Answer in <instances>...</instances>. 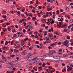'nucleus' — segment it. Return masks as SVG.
Listing matches in <instances>:
<instances>
[{
    "mask_svg": "<svg viewBox=\"0 0 73 73\" xmlns=\"http://www.w3.org/2000/svg\"><path fill=\"white\" fill-rule=\"evenodd\" d=\"M62 49H59L58 50L59 52H62Z\"/></svg>",
    "mask_w": 73,
    "mask_h": 73,
    "instance_id": "09e8293b",
    "label": "nucleus"
},
{
    "mask_svg": "<svg viewBox=\"0 0 73 73\" xmlns=\"http://www.w3.org/2000/svg\"><path fill=\"white\" fill-rule=\"evenodd\" d=\"M30 4H33V1H30Z\"/></svg>",
    "mask_w": 73,
    "mask_h": 73,
    "instance_id": "8fccbe9b",
    "label": "nucleus"
},
{
    "mask_svg": "<svg viewBox=\"0 0 73 73\" xmlns=\"http://www.w3.org/2000/svg\"><path fill=\"white\" fill-rule=\"evenodd\" d=\"M70 5H73V3H71L70 4Z\"/></svg>",
    "mask_w": 73,
    "mask_h": 73,
    "instance_id": "0e129e2a",
    "label": "nucleus"
},
{
    "mask_svg": "<svg viewBox=\"0 0 73 73\" xmlns=\"http://www.w3.org/2000/svg\"><path fill=\"white\" fill-rule=\"evenodd\" d=\"M26 61H29V58H27L25 59Z\"/></svg>",
    "mask_w": 73,
    "mask_h": 73,
    "instance_id": "393cba45",
    "label": "nucleus"
},
{
    "mask_svg": "<svg viewBox=\"0 0 73 73\" xmlns=\"http://www.w3.org/2000/svg\"><path fill=\"white\" fill-rule=\"evenodd\" d=\"M20 45V43L19 42H17L15 44V45L14 46L15 48L17 49L18 48V47L19 46V45Z\"/></svg>",
    "mask_w": 73,
    "mask_h": 73,
    "instance_id": "20e7f679",
    "label": "nucleus"
},
{
    "mask_svg": "<svg viewBox=\"0 0 73 73\" xmlns=\"http://www.w3.org/2000/svg\"><path fill=\"white\" fill-rule=\"evenodd\" d=\"M38 3V0H36V2L35 3V4H37Z\"/></svg>",
    "mask_w": 73,
    "mask_h": 73,
    "instance_id": "c756f323",
    "label": "nucleus"
},
{
    "mask_svg": "<svg viewBox=\"0 0 73 73\" xmlns=\"http://www.w3.org/2000/svg\"><path fill=\"white\" fill-rule=\"evenodd\" d=\"M64 57H68V55L66 54H64L63 55Z\"/></svg>",
    "mask_w": 73,
    "mask_h": 73,
    "instance_id": "4be33fe9",
    "label": "nucleus"
},
{
    "mask_svg": "<svg viewBox=\"0 0 73 73\" xmlns=\"http://www.w3.org/2000/svg\"><path fill=\"white\" fill-rule=\"evenodd\" d=\"M53 58L54 59H56V60H58L60 59L61 57L60 56H53Z\"/></svg>",
    "mask_w": 73,
    "mask_h": 73,
    "instance_id": "7ed1b4c3",
    "label": "nucleus"
},
{
    "mask_svg": "<svg viewBox=\"0 0 73 73\" xmlns=\"http://www.w3.org/2000/svg\"><path fill=\"white\" fill-rule=\"evenodd\" d=\"M28 27H29V25H27L25 26V28L26 29H28Z\"/></svg>",
    "mask_w": 73,
    "mask_h": 73,
    "instance_id": "412c9836",
    "label": "nucleus"
},
{
    "mask_svg": "<svg viewBox=\"0 0 73 73\" xmlns=\"http://www.w3.org/2000/svg\"><path fill=\"white\" fill-rule=\"evenodd\" d=\"M43 17L44 18H46L47 17H48V15H44L43 16Z\"/></svg>",
    "mask_w": 73,
    "mask_h": 73,
    "instance_id": "aec40b11",
    "label": "nucleus"
},
{
    "mask_svg": "<svg viewBox=\"0 0 73 73\" xmlns=\"http://www.w3.org/2000/svg\"><path fill=\"white\" fill-rule=\"evenodd\" d=\"M4 61H5V62H7V59L5 58L4 59Z\"/></svg>",
    "mask_w": 73,
    "mask_h": 73,
    "instance_id": "4c0bfd02",
    "label": "nucleus"
},
{
    "mask_svg": "<svg viewBox=\"0 0 73 73\" xmlns=\"http://www.w3.org/2000/svg\"><path fill=\"white\" fill-rule=\"evenodd\" d=\"M52 9L51 8H48V11H50V10H52Z\"/></svg>",
    "mask_w": 73,
    "mask_h": 73,
    "instance_id": "864d4df0",
    "label": "nucleus"
},
{
    "mask_svg": "<svg viewBox=\"0 0 73 73\" xmlns=\"http://www.w3.org/2000/svg\"><path fill=\"white\" fill-rule=\"evenodd\" d=\"M43 65L42 66V67H44L45 66V63H44L43 64Z\"/></svg>",
    "mask_w": 73,
    "mask_h": 73,
    "instance_id": "37998d69",
    "label": "nucleus"
},
{
    "mask_svg": "<svg viewBox=\"0 0 73 73\" xmlns=\"http://www.w3.org/2000/svg\"><path fill=\"white\" fill-rule=\"evenodd\" d=\"M21 43L22 45H24V44H25V42H24V41L22 39L21 40Z\"/></svg>",
    "mask_w": 73,
    "mask_h": 73,
    "instance_id": "0eeeda50",
    "label": "nucleus"
},
{
    "mask_svg": "<svg viewBox=\"0 0 73 73\" xmlns=\"http://www.w3.org/2000/svg\"><path fill=\"white\" fill-rule=\"evenodd\" d=\"M15 56V55H10V57H14Z\"/></svg>",
    "mask_w": 73,
    "mask_h": 73,
    "instance_id": "c9c22d12",
    "label": "nucleus"
},
{
    "mask_svg": "<svg viewBox=\"0 0 73 73\" xmlns=\"http://www.w3.org/2000/svg\"><path fill=\"white\" fill-rule=\"evenodd\" d=\"M26 53L25 52H22V55H23V56H24V55H25V54Z\"/></svg>",
    "mask_w": 73,
    "mask_h": 73,
    "instance_id": "49530a36",
    "label": "nucleus"
},
{
    "mask_svg": "<svg viewBox=\"0 0 73 73\" xmlns=\"http://www.w3.org/2000/svg\"><path fill=\"white\" fill-rule=\"evenodd\" d=\"M47 24H48V25H50V21H49L48 22H47L46 23Z\"/></svg>",
    "mask_w": 73,
    "mask_h": 73,
    "instance_id": "bb28decb",
    "label": "nucleus"
},
{
    "mask_svg": "<svg viewBox=\"0 0 73 73\" xmlns=\"http://www.w3.org/2000/svg\"><path fill=\"white\" fill-rule=\"evenodd\" d=\"M7 44H8V41H6V43L5 44V45H7Z\"/></svg>",
    "mask_w": 73,
    "mask_h": 73,
    "instance_id": "ea45409f",
    "label": "nucleus"
},
{
    "mask_svg": "<svg viewBox=\"0 0 73 73\" xmlns=\"http://www.w3.org/2000/svg\"><path fill=\"white\" fill-rule=\"evenodd\" d=\"M49 37H53V35L52 34H50Z\"/></svg>",
    "mask_w": 73,
    "mask_h": 73,
    "instance_id": "473e14b6",
    "label": "nucleus"
},
{
    "mask_svg": "<svg viewBox=\"0 0 73 73\" xmlns=\"http://www.w3.org/2000/svg\"><path fill=\"white\" fill-rule=\"evenodd\" d=\"M52 21H51L50 22V23H51V25H52V24H54V21H53V19H52Z\"/></svg>",
    "mask_w": 73,
    "mask_h": 73,
    "instance_id": "2eb2a0df",
    "label": "nucleus"
},
{
    "mask_svg": "<svg viewBox=\"0 0 73 73\" xmlns=\"http://www.w3.org/2000/svg\"><path fill=\"white\" fill-rule=\"evenodd\" d=\"M11 65L10 64H8V66H9V68H11Z\"/></svg>",
    "mask_w": 73,
    "mask_h": 73,
    "instance_id": "72a5a7b5",
    "label": "nucleus"
},
{
    "mask_svg": "<svg viewBox=\"0 0 73 73\" xmlns=\"http://www.w3.org/2000/svg\"><path fill=\"white\" fill-rule=\"evenodd\" d=\"M48 32H53V28H52L51 29H49L48 30Z\"/></svg>",
    "mask_w": 73,
    "mask_h": 73,
    "instance_id": "9d476101",
    "label": "nucleus"
},
{
    "mask_svg": "<svg viewBox=\"0 0 73 73\" xmlns=\"http://www.w3.org/2000/svg\"><path fill=\"white\" fill-rule=\"evenodd\" d=\"M48 55L50 57H52V56H53V55L51 54H48Z\"/></svg>",
    "mask_w": 73,
    "mask_h": 73,
    "instance_id": "2f4dec72",
    "label": "nucleus"
},
{
    "mask_svg": "<svg viewBox=\"0 0 73 73\" xmlns=\"http://www.w3.org/2000/svg\"><path fill=\"white\" fill-rule=\"evenodd\" d=\"M49 53H51V54H53L54 53H56V51L54 50H50L49 51Z\"/></svg>",
    "mask_w": 73,
    "mask_h": 73,
    "instance_id": "423d86ee",
    "label": "nucleus"
},
{
    "mask_svg": "<svg viewBox=\"0 0 73 73\" xmlns=\"http://www.w3.org/2000/svg\"><path fill=\"white\" fill-rule=\"evenodd\" d=\"M46 43H50L51 42L50 40H46Z\"/></svg>",
    "mask_w": 73,
    "mask_h": 73,
    "instance_id": "dca6fc26",
    "label": "nucleus"
},
{
    "mask_svg": "<svg viewBox=\"0 0 73 73\" xmlns=\"http://www.w3.org/2000/svg\"><path fill=\"white\" fill-rule=\"evenodd\" d=\"M62 66H65V64L64 63H62Z\"/></svg>",
    "mask_w": 73,
    "mask_h": 73,
    "instance_id": "a18cd8bd",
    "label": "nucleus"
},
{
    "mask_svg": "<svg viewBox=\"0 0 73 73\" xmlns=\"http://www.w3.org/2000/svg\"><path fill=\"white\" fill-rule=\"evenodd\" d=\"M70 23H73V19H71L70 21Z\"/></svg>",
    "mask_w": 73,
    "mask_h": 73,
    "instance_id": "e433bc0d",
    "label": "nucleus"
},
{
    "mask_svg": "<svg viewBox=\"0 0 73 73\" xmlns=\"http://www.w3.org/2000/svg\"><path fill=\"white\" fill-rule=\"evenodd\" d=\"M3 50H5L7 49V47L4 46L3 48Z\"/></svg>",
    "mask_w": 73,
    "mask_h": 73,
    "instance_id": "ddd939ff",
    "label": "nucleus"
},
{
    "mask_svg": "<svg viewBox=\"0 0 73 73\" xmlns=\"http://www.w3.org/2000/svg\"><path fill=\"white\" fill-rule=\"evenodd\" d=\"M7 59H11V58L10 57H7Z\"/></svg>",
    "mask_w": 73,
    "mask_h": 73,
    "instance_id": "4d7b16f0",
    "label": "nucleus"
},
{
    "mask_svg": "<svg viewBox=\"0 0 73 73\" xmlns=\"http://www.w3.org/2000/svg\"><path fill=\"white\" fill-rule=\"evenodd\" d=\"M40 49H42V44H40Z\"/></svg>",
    "mask_w": 73,
    "mask_h": 73,
    "instance_id": "5701e85b",
    "label": "nucleus"
},
{
    "mask_svg": "<svg viewBox=\"0 0 73 73\" xmlns=\"http://www.w3.org/2000/svg\"><path fill=\"white\" fill-rule=\"evenodd\" d=\"M71 30L72 31H73V27L71 28Z\"/></svg>",
    "mask_w": 73,
    "mask_h": 73,
    "instance_id": "774afa93",
    "label": "nucleus"
},
{
    "mask_svg": "<svg viewBox=\"0 0 73 73\" xmlns=\"http://www.w3.org/2000/svg\"><path fill=\"white\" fill-rule=\"evenodd\" d=\"M57 53L59 55H62V53L60 52L59 51H58L57 52Z\"/></svg>",
    "mask_w": 73,
    "mask_h": 73,
    "instance_id": "9b49d317",
    "label": "nucleus"
},
{
    "mask_svg": "<svg viewBox=\"0 0 73 73\" xmlns=\"http://www.w3.org/2000/svg\"><path fill=\"white\" fill-rule=\"evenodd\" d=\"M51 20H52V18H50L49 19H48V21H51Z\"/></svg>",
    "mask_w": 73,
    "mask_h": 73,
    "instance_id": "c03bdc74",
    "label": "nucleus"
},
{
    "mask_svg": "<svg viewBox=\"0 0 73 73\" xmlns=\"http://www.w3.org/2000/svg\"><path fill=\"white\" fill-rule=\"evenodd\" d=\"M28 45L29 46H31V43H30V42L28 43Z\"/></svg>",
    "mask_w": 73,
    "mask_h": 73,
    "instance_id": "13d9d810",
    "label": "nucleus"
},
{
    "mask_svg": "<svg viewBox=\"0 0 73 73\" xmlns=\"http://www.w3.org/2000/svg\"><path fill=\"white\" fill-rule=\"evenodd\" d=\"M28 40V38H25L24 40V41L25 42L26 41H27V40Z\"/></svg>",
    "mask_w": 73,
    "mask_h": 73,
    "instance_id": "b1692460",
    "label": "nucleus"
},
{
    "mask_svg": "<svg viewBox=\"0 0 73 73\" xmlns=\"http://www.w3.org/2000/svg\"><path fill=\"white\" fill-rule=\"evenodd\" d=\"M34 60H36L34 62H33V64H34L35 65V64H38L39 62H40V60H38V58H34Z\"/></svg>",
    "mask_w": 73,
    "mask_h": 73,
    "instance_id": "f03ea898",
    "label": "nucleus"
},
{
    "mask_svg": "<svg viewBox=\"0 0 73 73\" xmlns=\"http://www.w3.org/2000/svg\"><path fill=\"white\" fill-rule=\"evenodd\" d=\"M21 16L22 17H25H25H24V14H21Z\"/></svg>",
    "mask_w": 73,
    "mask_h": 73,
    "instance_id": "f704fd0d",
    "label": "nucleus"
},
{
    "mask_svg": "<svg viewBox=\"0 0 73 73\" xmlns=\"http://www.w3.org/2000/svg\"><path fill=\"white\" fill-rule=\"evenodd\" d=\"M65 9L67 12H69V9L68 7H65Z\"/></svg>",
    "mask_w": 73,
    "mask_h": 73,
    "instance_id": "6e6552de",
    "label": "nucleus"
},
{
    "mask_svg": "<svg viewBox=\"0 0 73 73\" xmlns=\"http://www.w3.org/2000/svg\"><path fill=\"white\" fill-rule=\"evenodd\" d=\"M20 13H21V12H20V11H18L17 12V14L18 16H20Z\"/></svg>",
    "mask_w": 73,
    "mask_h": 73,
    "instance_id": "6ab92c4d",
    "label": "nucleus"
},
{
    "mask_svg": "<svg viewBox=\"0 0 73 73\" xmlns=\"http://www.w3.org/2000/svg\"><path fill=\"white\" fill-rule=\"evenodd\" d=\"M37 44H39V43L38 42V41H36L35 42Z\"/></svg>",
    "mask_w": 73,
    "mask_h": 73,
    "instance_id": "3c124183",
    "label": "nucleus"
},
{
    "mask_svg": "<svg viewBox=\"0 0 73 73\" xmlns=\"http://www.w3.org/2000/svg\"><path fill=\"white\" fill-rule=\"evenodd\" d=\"M7 73H11V72L10 71H7Z\"/></svg>",
    "mask_w": 73,
    "mask_h": 73,
    "instance_id": "338daca9",
    "label": "nucleus"
},
{
    "mask_svg": "<svg viewBox=\"0 0 73 73\" xmlns=\"http://www.w3.org/2000/svg\"><path fill=\"white\" fill-rule=\"evenodd\" d=\"M23 33H25V32H26V30H25V29H23Z\"/></svg>",
    "mask_w": 73,
    "mask_h": 73,
    "instance_id": "7c9ffc66",
    "label": "nucleus"
},
{
    "mask_svg": "<svg viewBox=\"0 0 73 73\" xmlns=\"http://www.w3.org/2000/svg\"><path fill=\"white\" fill-rule=\"evenodd\" d=\"M69 54V55H72L73 54V53L72 52H70L68 53Z\"/></svg>",
    "mask_w": 73,
    "mask_h": 73,
    "instance_id": "c85d7f7f",
    "label": "nucleus"
},
{
    "mask_svg": "<svg viewBox=\"0 0 73 73\" xmlns=\"http://www.w3.org/2000/svg\"><path fill=\"white\" fill-rule=\"evenodd\" d=\"M3 32H5V31H7V29H3Z\"/></svg>",
    "mask_w": 73,
    "mask_h": 73,
    "instance_id": "603ef678",
    "label": "nucleus"
},
{
    "mask_svg": "<svg viewBox=\"0 0 73 73\" xmlns=\"http://www.w3.org/2000/svg\"><path fill=\"white\" fill-rule=\"evenodd\" d=\"M54 33H55V34H56V35H58V36H60V33H58V32H55Z\"/></svg>",
    "mask_w": 73,
    "mask_h": 73,
    "instance_id": "f3484780",
    "label": "nucleus"
},
{
    "mask_svg": "<svg viewBox=\"0 0 73 73\" xmlns=\"http://www.w3.org/2000/svg\"><path fill=\"white\" fill-rule=\"evenodd\" d=\"M71 58H73V56H70Z\"/></svg>",
    "mask_w": 73,
    "mask_h": 73,
    "instance_id": "69168bd1",
    "label": "nucleus"
},
{
    "mask_svg": "<svg viewBox=\"0 0 73 73\" xmlns=\"http://www.w3.org/2000/svg\"><path fill=\"white\" fill-rule=\"evenodd\" d=\"M3 18H7V16H3Z\"/></svg>",
    "mask_w": 73,
    "mask_h": 73,
    "instance_id": "6e6d98bb",
    "label": "nucleus"
},
{
    "mask_svg": "<svg viewBox=\"0 0 73 73\" xmlns=\"http://www.w3.org/2000/svg\"><path fill=\"white\" fill-rule=\"evenodd\" d=\"M26 23H25V22L24 23V26H26Z\"/></svg>",
    "mask_w": 73,
    "mask_h": 73,
    "instance_id": "680f3d73",
    "label": "nucleus"
},
{
    "mask_svg": "<svg viewBox=\"0 0 73 73\" xmlns=\"http://www.w3.org/2000/svg\"><path fill=\"white\" fill-rule=\"evenodd\" d=\"M35 25H37V24H38V23H37V21H35Z\"/></svg>",
    "mask_w": 73,
    "mask_h": 73,
    "instance_id": "a19ab883",
    "label": "nucleus"
},
{
    "mask_svg": "<svg viewBox=\"0 0 73 73\" xmlns=\"http://www.w3.org/2000/svg\"><path fill=\"white\" fill-rule=\"evenodd\" d=\"M14 52H15V53H18L19 52V50H16V49H14Z\"/></svg>",
    "mask_w": 73,
    "mask_h": 73,
    "instance_id": "1a4fd4ad",
    "label": "nucleus"
},
{
    "mask_svg": "<svg viewBox=\"0 0 73 73\" xmlns=\"http://www.w3.org/2000/svg\"><path fill=\"white\" fill-rule=\"evenodd\" d=\"M69 41L68 40H66L62 42V44H63L64 45H65L67 47H69Z\"/></svg>",
    "mask_w": 73,
    "mask_h": 73,
    "instance_id": "f257e3e1",
    "label": "nucleus"
},
{
    "mask_svg": "<svg viewBox=\"0 0 73 73\" xmlns=\"http://www.w3.org/2000/svg\"><path fill=\"white\" fill-rule=\"evenodd\" d=\"M31 37H35V36L33 35H31Z\"/></svg>",
    "mask_w": 73,
    "mask_h": 73,
    "instance_id": "e2e57ef3",
    "label": "nucleus"
},
{
    "mask_svg": "<svg viewBox=\"0 0 73 73\" xmlns=\"http://www.w3.org/2000/svg\"><path fill=\"white\" fill-rule=\"evenodd\" d=\"M55 63L56 64H58L59 62H58V61H56L55 62Z\"/></svg>",
    "mask_w": 73,
    "mask_h": 73,
    "instance_id": "79ce46f5",
    "label": "nucleus"
},
{
    "mask_svg": "<svg viewBox=\"0 0 73 73\" xmlns=\"http://www.w3.org/2000/svg\"><path fill=\"white\" fill-rule=\"evenodd\" d=\"M23 22H22V20H21L19 21V23L20 24H21V23H22Z\"/></svg>",
    "mask_w": 73,
    "mask_h": 73,
    "instance_id": "5fc2aeb1",
    "label": "nucleus"
},
{
    "mask_svg": "<svg viewBox=\"0 0 73 73\" xmlns=\"http://www.w3.org/2000/svg\"><path fill=\"white\" fill-rule=\"evenodd\" d=\"M15 28H18V26H17V25H15Z\"/></svg>",
    "mask_w": 73,
    "mask_h": 73,
    "instance_id": "052dcab7",
    "label": "nucleus"
},
{
    "mask_svg": "<svg viewBox=\"0 0 73 73\" xmlns=\"http://www.w3.org/2000/svg\"><path fill=\"white\" fill-rule=\"evenodd\" d=\"M66 24L65 23L64 25H62L61 28H63V27H66Z\"/></svg>",
    "mask_w": 73,
    "mask_h": 73,
    "instance_id": "a211bd4d",
    "label": "nucleus"
},
{
    "mask_svg": "<svg viewBox=\"0 0 73 73\" xmlns=\"http://www.w3.org/2000/svg\"><path fill=\"white\" fill-rule=\"evenodd\" d=\"M35 38H38V36L37 35L35 36Z\"/></svg>",
    "mask_w": 73,
    "mask_h": 73,
    "instance_id": "bf43d9fd",
    "label": "nucleus"
},
{
    "mask_svg": "<svg viewBox=\"0 0 73 73\" xmlns=\"http://www.w3.org/2000/svg\"><path fill=\"white\" fill-rule=\"evenodd\" d=\"M46 40H49V37H47L46 38Z\"/></svg>",
    "mask_w": 73,
    "mask_h": 73,
    "instance_id": "58836bf2",
    "label": "nucleus"
},
{
    "mask_svg": "<svg viewBox=\"0 0 73 73\" xmlns=\"http://www.w3.org/2000/svg\"><path fill=\"white\" fill-rule=\"evenodd\" d=\"M63 32H67L68 33H69V32H67V30H66V29H64L63 30Z\"/></svg>",
    "mask_w": 73,
    "mask_h": 73,
    "instance_id": "f8f14e48",
    "label": "nucleus"
},
{
    "mask_svg": "<svg viewBox=\"0 0 73 73\" xmlns=\"http://www.w3.org/2000/svg\"><path fill=\"white\" fill-rule=\"evenodd\" d=\"M29 28L31 29H33V27L32 26H29Z\"/></svg>",
    "mask_w": 73,
    "mask_h": 73,
    "instance_id": "4468645a",
    "label": "nucleus"
},
{
    "mask_svg": "<svg viewBox=\"0 0 73 73\" xmlns=\"http://www.w3.org/2000/svg\"><path fill=\"white\" fill-rule=\"evenodd\" d=\"M19 64V62L17 60L14 61L13 63V65H17Z\"/></svg>",
    "mask_w": 73,
    "mask_h": 73,
    "instance_id": "39448f33",
    "label": "nucleus"
},
{
    "mask_svg": "<svg viewBox=\"0 0 73 73\" xmlns=\"http://www.w3.org/2000/svg\"><path fill=\"white\" fill-rule=\"evenodd\" d=\"M50 45L51 46H53L54 45H56V44H55V43H53L52 44H51Z\"/></svg>",
    "mask_w": 73,
    "mask_h": 73,
    "instance_id": "cd10ccee",
    "label": "nucleus"
},
{
    "mask_svg": "<svg viewBox=\"0 0 73 73\" xmlns=\"http://www.w3.org/2000/svg\"><path fill=\"white\" fill-rule=\"evenodd\" d=\"M27 56H28V57L31 56H32V53H30Z\"/></svg>",
    "mask_w": 73,
    "mask_h": 73,
    "instance_id": "a878e982",
    "label": "nucleus"
},
{
    "mask_svg": "<svg viewBox=\"0 0 73 73\" xmlns=\"http://www.w3.org/2000/svg\"><path fill=\"white\" fill-rule=\"evenodd\" d=\"M67 39H69H69H70V36H67Z\"/></svg>",
    "mask_w": 73,
    "mask_h": 73,
    "instance_id": "de8ad7c7",
    "label": "nucleus"
}]
</instances>
